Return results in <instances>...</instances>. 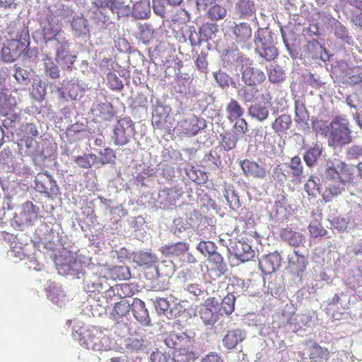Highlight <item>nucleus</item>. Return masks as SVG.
I'll return each mask as SVG.
<instances>
[{
    "instance_id": "obj_1",
    "label": "nucleus",
    "mask_w": 362,
    "mask_h": 362,
    "mask_svg": "<svg viewBox=\"0 0 362 362\" xmlns=\"http://www.w3.org/2000/svg\"><path fill=\"white\" fill-rule=\"evenodd\" d=\"M320 175L325 187L322 199L329 202L345 191V187L352 179L353 172L344 161L334 158L325 160Z\"/></svg>"
},
{
    "instance_id": "obj_2",
    "label": "nucleus",
    "mask_w": 362,
    "mask_h": 362,
    "mask_svg": "<svg viewBox=\"0 0 362 362\" xmlns=\"http://www.w3.org/2000/svg\"><path fill=\"white\" fill-rule=\"evenodd\" d=\"M327 137L328 146L333 149L351 144L354 136L348 119L344 116L334 117L327 126Z\"/></svg>"
},
{
    "instance_id": "obj_3",
    "label": "nucleus",
    "mask_w": 362,
    "mask_h": 362,
    "mask_svg": "<svg viewBox=\"0 0 362 362\" xmlns=\"http://www.w3.org/2000/svg\"><path fill=\"white\" fill-rule=\"evenodd\" d=\"M235 297L228 293L223 298L218 292L205 300V325H213L219 315H229L235 309Z\"/></svg>"
},
{
    "instance_id": "obj_4",
    "label": "nucleus",
    "mask_w": 362,
    "mask_h": 362,
    "mask_svg": "<svg viewBox=\"0 0 362 362\" xmlns=\"http://www.w3.org/2000/svg\"><path fill=\"white\" fill-rule=\"evenodd\" d=\"M276 41L275 32L269 28H259L255 34V53L267 62L274 60L278 55Z\"/></svg>"
},
{
    "instance_id": "obj_5",
    "label": "nucleus",
    "mask_w": 362,
    "mask_h": 362,
    "mask_svg": "<svg viewBox=\"0 0 362 362\" xmlns=\"http://www.w3.org/2000/svg\"><path fill=\"white\" fill-rule=\"evenodd\" d=\"M300 57L306 64L322 66V63L325 64L329 59L330 55L318 41L313 40L308 42Z\"/></svg>"
},
{
    "instance_id": "obj_6",
    "label": "nucleus",
    "mask_w": 362,
    "mask_h": 362,
    "mask_svg": "<svg viewBox=\"0 0 362 362\" xmlns=\"http://www.w3.org/2000/svg\"><path fill=\"white\" fill-rule=\"evenodd\" d=\"M135 134L134 125L129 117L119 119L114 128L113 139L117 145L127 144Z\"/></svg>"
},
{
    "instance_id": "obj_7",
    "label": "nucleus",
    "mask_w": 362,
    "mask_h": 362,
    "mask_svg": "<svg viewBox=\"0 0 362 362\" xmlns=\"http://www.w3.org/2000/svg\"><path fill=\"white\" fill-rule=\"evenodd\" d=\"M78 340L82 346L88 349L93 351H102L104 349V345L100 338L102 334L95 328L86 329L81 327L79 329Z\"/></svg>"
},
{
    "instance_id": "obj_8",
    "label": "nucleus",
    "mask_w": 362,
    "mask_h": 362,
    "mask_svg": "<svg viewBox=\"0 0 362 362\" xmlns=\"http://www.w3.org/2000/svg\"><path fill=\"white\" fill-rule=\"evenodd\" d=\"M228 250L231 255L242 262L252 259L255 255V252L252 246L243 239L230 240Z\"/></svg>"
},
{
    "instance_id": "obj_9",
    "label": "nucleus",
    "mask_w": 362,
    "mask_h": 362,
    "mask_svg": "<svg viewBox=\"0 0 362 362\" xmlns=\"http://www.w3.org/2000/svg\"><path fill=\"white\" fill-rule=\"evenodd\" d=\"M28 41L25 37L9 40L1 49L3 60L6 62L15 61L28 48Z\"/></svg>"
},
{
    "instance_id": "obj_10",
    "label": "nucleus",
    "mask_w": 362,
    "mask_h": 362,
    "mask_svg": "<svg viewBox=\"0 0 362 362\" xmlns=\"http://www.w3.org/2000/svg\"><path fill=\"white\" fill-rule=\"evenodd\" d=\"M241 81L247 86H256L262 83L266 79V75L261 69L253 66L252 61L250 59L240 69Z\"/></svg>"
},
{
    "instance_id": "obj_11",
    "label": "nucleus",
    "mask_w": 362,
    "mask_h": 362,
    "mask_svg": "<svg viewBox=\"0 0 362 362\" xmlns=\"http://www.w3.org/2000/svg\"><path fill=\"white\" fill-rule=\"evenodd\" d=\"M257 5L255 0H235L234 18L243 20H256Z\"/></svg>"
},
{
    "instance_id": "obj_12",
    "label": "nucleus",
    "mask_w": 362,
    "mask_h": 362,
    "mask_svg": "<svg viewBox=\"0 0 362 362\" xmlns=\"http://www.w3.org/2000/svg\"><path fill=\"white\" fill-rule=\"evenodd\" d=\"M35 189L48 197L57 194L59 187L54 178L47 173H40L35 178Z\"/></svg>"
},
{
    "instance_id": "obj_13",
    "label": "nucleus",
    "mask_w": 362,
    "mask_h": 362,
    "mask_svg": "<svg viewBox=\"0 0 362 362\" xmlns=\"http://www.w3.org/2000/svg\"><path fill=\"white\" fill-rule=\"evenodd\" d=\"M262 102L255 103L248 107L249 115L259 122L266 120L269 115L270 95L269 93L262 94Z\"/></svg>"
},
{
    "instance_id": "obj_14",
    "label": "nucleus",
    "mask_w": 362,
    "mask_h": 362,
    "mask_svg": "<svg viewBox=\"0 0 362 362\" xmlns=\"http://www.w3.org/2000/svg\"><path fill=\"white\" fill-rule=\"evenodd\" d=\"M249 60L239 49L233 48L226 50L222 56L223 65L226 68L234 66L236 69H240Z\"/></svg>"
},
{
    "instance_id": "obj_15",
    "label": "nucleus",
    "mask_w": 362,
    "mask_h": 362,
    "mask_svg": "<svg viewBox=\"0 0 362 362\" xmlns=\"http://www.w3.org/2000/svg\"><path fill=\"white\" fill-rule=\"evenodd\" d=\"M240 165L246 177L264 179L269 173L267 165H259L254 160L245 159L240 161Z\"/></svg>"
},
{
    "instance_id": "obj_16",
    "label": "nucleus",
    "mask_w": 362,
    "mask_h": 362,
    "mask_svg": "<svg viewBox=\"0 0 362 362\" xmlns=\"http://www.w3.org/2000/svg\"><path fill=\"white\" fill-rule=\"evenodd\" d=\"M165 344L175 351L185 350L190 349L192 346L191 339L185 333L177 334L175 332H170L165 339Z\"/></svg>"
},
{
    "instance_id": "obj_17",
    "label": "nucleus",
    "mask_w": 362,
    "mask_h": 362,
    "mask_svg": "<svg viewBox=\"0 0 362 362\" xmlns=\"http://www.w3.org/2000/svg\"><path fill=\"white\" fill-rule=\"evenodd\" d=\"M91 112L97 122L110 121L115 115L112 105L107 102L95 105L91 109Z\"/></svg>"
},
{
    "instance_id": "obj_18",
    "label": "nucleus",
    "mask_w": 362,
    "mask_h": 362,
    "mask_svg": "<svg viewBox=\"0 0 362 362\" xmlns=\"http://www.w3.org/2000/svg\"><path fill=\"white\" fill-rule=\"evenodd\" d=\"M281 257L277 252L264 255L259 261V267L263 273L272 274L281 265Z\"/></svg>"
},
{
    "instance_id": "obj_19",
    "label": "nucleus",
    "mask_w": 362,
    "mask_h": 362,
    "mask_svg": "<svg viewBox=\"0 0 362 362\" xmlns=\"http://www.w3.org/2000/svg\"><path fill=\"white\" fill-rule=\"evenodd\" d=\"M58 43L59 45L56 49V60L62 68L69 69L74 64L76 57L71 54L67 41Z\"/></svg>"
},
{
    "instance_id": "obj_20",
    "label": "nucleus",
    "mask_w": 362,
    "mask_h": 362,
    "mask_svg": "<svg viewBox=\"0 0 362 362\" xmlns=\"http://www.w3.org/2000/svg\"><path fill=\"white\" fill-rule=\"evenodd\" d=\"M280 237L284 242L295 247L304 246L306 242V238L303 234L288 228L281 229Z\"/></svg>"
},
{
    "instance_id": "obj_21",
    "label": "nucleus",
    "mask_w": 362,
    "mask_h": 362,
    "mask_svg": "<svg viewBox=\"0 0 362 362\" xmlns=\"http://www.w3.org/2000/svg\"><path fill=\"white\" fill-rule=\"evenodd\" d=\"M323 152L322 145L315 143L303 153V158L308 168L312 169L317 163Z\"/></svg>"
},
{
    "instance_id": "obj_22",
    "label": "nucleus",
    "mask_w": 362,
    "mask_h": 362,
    "mask_svg": "<svg viewBox=\"0 0 362 362\" xmlns=\"http://www.w3.org/2000/svg\"><path fill=\"white\" fill-rule=\"evenodd\" d=\"M134 293L132 286L129 284L124 283L111 286L106 291L105 296L110 300H112L114 296L123 300L127 297L132 296Z\"/></svg>"
},
{
    "instance_id": "obj_23",
    "label": "nucleus",
    "mask_w": 362,
    "mask_h": 362,
    "mask_svg": "<svg viewBox=\"0 0 362 362\" xmlns=\"http://www.w3.org/2000/svg\"><path fill=\"white\" fill-rule=\"evenodd\" d=\"M42 35L46 41L55 39V37L62 30L59 21L55 22L53 16L51 15L47 18L46 22L41 23Z\"/></svg>"
},
{
    "instance_id": "obj_24",
    "label": "nucleus",
    "mask_w": 362,
    "mask_h": 362,
    "mask_svg": "<svg viewBox=\"0 0 362 362\" xmlns=\"http://www.w3.org/2000/svg\"><path fill=\"white\" fill-rule=\"evenodd\" d=\"M39 209L30 201L22 205L21 211L18 215L19 221L23 224H30L37 218Z\"/></svg>"
},
{
    "instance_id": "obj_25",
    "label": "nucleus",
    "mask_w": 362,
    "mask_h": 362,
    "mask_svg": "<svg viewBox=\"0 0 362 362\" xmlns=\"http://www.w3.org/2000/svg\"><path fill=\"white\" fill-rule=\"evenodd\" d=\"M247 337V332L244 329H235L228 331L223 339V346L228 349H234L240 342Z\"/></svg>"
},
{
    "instance_id": "obj_26",
    "label": "nucleus",
    "mask_w": 362,
    "mask_h": 362,
    "mask_svg": "<svg viewBox=\"0 0 362 362\" xmlns=\"http://www.w3.org/2000/svg\"><path fill=\"white\" fill-rule=\"evenodd\" d=\"M288 174L291 177V182L298 183L301 182L305 178L304 167L300 158L298 156L293 157L288 163Z\"/></svg>"
},
{
    "instance_id": "obj_27",
    "label": "nucleus",
    "mask_w": 362,
    "mask_h": 362,
    "mask_svg": "<svg viewBox=\"0 0 362 362\" xmlns=\"http://www.w3.org/2000/svg\"><path fill=\"white\" fill-rule=\"evenodd\" d=\"M329 25L334 36L343 42L351 43L352 38L349 34L347 28L336 18H330Z\"/></svg>"
},
{
    "instance_id": "obj_28",
    "label": "nucleus",
    "mask_w": 362,
    "mask_h": 362,
    "mask_svg": "<svg viewBox=\"0 0 362 362\" xmlns=\"http://www.w3.org/2000/svg\"><path fill=\"white\" fill-rule=\"evenodd\" d=\"M131 310V303L129 300L123 299L115 303L110 315L112 320L119 322L126 317Z\"/></svg>"
},
{
    "instance_id": "obj_29",
    "label": "nucleus",
    "mask_w": 362,
    "mask_h": 362,
    "mask_svg": "<svg viewBox=\"0 0 362 362\" xmlns=\"http://www.w3.org/2000/svg\"><path fill=\"white\" fill-rule=\"evenodd\" d=\"M131 309L135 318L139 322L142 323H148L149 322L148 312L143 300L139 298H134L133 302L131 303Z\"/></svg>"
},
{
    "instance_id": "obj_30",
    "label": "nucleus",
    "mask_w": 362,
    "mask_h": 362,
    "mask_svg": "<svg viewBox=\"0 0 362 362\" xmlns=\"http://www.w3.org/2000/svg\"><path fill=\"white\" fill-rule=\"evenodd\" d=\"M281 31L284 43L289 55L292 59H297L300 56V53L298 49L299 45L294 34L291 32L286 34L282 30Z\"/></svg>"
},
{
    "instance_id": "obj_31",
    "label": "nucleus",
    "mask_w": 362,
    "mask_h": 362,
    "mask_svg": "<svg viewBox=\"0 0 362 362\" xmlns=\"http://www.w3.org/2000/svg\"><path fill=\"white\" fill-rule=\"evenodd\" d=\"M339 7L346 18L362 12V0H340Z\"/></svg>"
},
{
    "instance_id": "obj_32",
    "label": "nucleus",
    "mask_w": 362,
    "mask_h": 362,
    "mask_svg": "<svg viewBox=\"0 0 362 362\" xmlns=\"http://www.w3.org/2000/svg\"><path fill=\"white\" fill-rule=\"evenodd\" d=\"M252 32L250 25L245 22L235 23V26L233 28V33L238 42L245 43L248 41L252 37Z\"/></svg>"
},
{
    "instance_id": "obj_33",
    "label": "nucleus",
    "mask_w": 362,
    "mask_h": 362,
    "mask_svg": "<svg viewBox=\"0 0 362 362\" xmlns=\"http://www.w3.org/2000/svg\"><path fill=\"white\" fill-rule=\"evenodd\" d=\"M16 106V100L14 97L4 92H0V115L8 116L13 112Z\"/></svg>"
},
{
    "instance_id": "obj_34",
    "label": "nucleus",
    "mask_w": 362,
    "mask_h": 362,
    "mask_svg": "<svg viewBox=\"0 0 362 362\" xmlns=\"http://www.w3.org/2000/svg\"><path fill=\"white\" fill-rule=\"evenodd\" d=\"M157 257L151 252L139 251L133 254V260L139 266L151 267L157 262Z\"/></svg>"
},
{
    "instance_id": "obj_35",
    "label": "nucleus",
    "mask_w": 362,
    "mask_h": 362,
    "mask_svg": "<svg viewBox=\"0 0 362 362\" xmlns=\"http://www.w3.org/2000/svg\"><path fill=\"white\" fill-rule=\"evenodd\" d=\"M188 249L189 246L187 243L178 242L164 245L161 247L160 252L166 256H180L184 255Z\"/></svg>"
},
{
    "instance_id": "obj_36",
    "label": "nucleus",
    "mask_w": 362,
    "mask_h": 362,
    "mask_svg": "<svg viewBox=\"0 0 362 362\" xmlns=\"http://www.w3.org/2000/svg\"><path fill=\"white\" fill-rule=\"evenodd\" d=\"M21 132L23 133H30V136H21V144L22 145H25L28 148H31L34 143V139L38 134V132L35 125L32 124H26L22 126Z\"/></svg>"
},
{
    "instance_id": "obj_37",
    "label": "nucleus",
    "mask_w": 362,
    "mask_h": 362,
    "mask_svg": "<svg viewBox=\"0 0 362 362\" xmlns=\"http://www.w3.org/2000/svg\"><path fill=\"white\" fill-rule=\"evenodd\" d=\"M292 120L289 115L282 114L278 116L272 124V128L277 134L283 133L290 129Z\"/></svg>"
},
{
    "instance_id": "obj_38",
    "label": "nucleus",
    "mask_w": 362,
    "mask_h": 362,
    "mask_svg": "<svg viewBox=\"0 0 362 362\" xmlns=\"http://www.w3.org/2000/svg\"><path fill=\"white\" fill-rule=\"evenodd\" d=\"M258 89L256 86H243L238 91V95L245 103H252L257 98Z\"/></svg>"
},
{
    "instance_id": "obj_39",
    "label": "nucleus",
    "mask_w": 362,
    "mask_h": 362,
    "mask_svg": "<svg viewBox=\"0 0 362 362\" xmlns=\"http://www.w3.org/2000/svg\"><path fill=\"white\" fill-rule=\"evenodd\" d=\"M288 263L291 267L297 270L298 275L303 272L307 266V260L304 255H300L296 251L288 255Z\"/></svg>"
},
{
    "instance_id": "obj_40",
    "label": "nucleus",
    "mask_w": 362,
    "mask_h": 362,
    "mask_svg": "<svg viewBox=\"0 0 362 362\" xmlns=\"http://www.w3.org/2000/svg\"><path fill=\"white\" fill-rule=\"evenodd\" d=\"M269 80L272 83H279L284 81L286 74L284 69L279 65L271 64L267 67Z\"/></svg>"
},
{
    "instance_id": "obj_41",
    "label": "nucleus",
    "mask_w": 362,
    "mask_h": 362,
    "mask_svg": "<svg viewBox=\"0 0 362 362\" xmlns=\"http://www.w3.org/2000/svg\"><path fill=\"white\" fill-rule=\"evenodd\" d=\"M110 11L113 13H117L119 18L129 16L132 12V8L129 4H125L124 1L121 0H112Z\"/></svg>"
},
{
    "instance_id": "obj_42",
    "label": "nucleus",
    "mask_w": 362,
    "mask_h": 362,
    "mask_svg": "<svg viewBox=\"0 0 362 362\" xmlns=\"http://www.w3.org/2000/svg\"><path fill=\"white\" fill-rule=\"evenodd\" d=\"M346 83L350 86H355L362 81V66H356L349 69L344 76Z\"/></svg>"
},
{
    "instance_id": "obj_43",
    "label": "nucleus",
    "mask_w": 362,
    "mask_h": 362,
    "mask_svg": "<svg viewBox=\"0 0 362 362\" xmlns=\"http://www.w3.org/2000/svg\"><path fill=\"white\" fill-rule=\"evenodd\" d=\"M104 272L103 277L105 279L112 278L114 279H126L127 278V268L122 266H116L111 269H102L101 272Z\"/></svg>"
},
{
    "instance_id": "obj_44",
    "label": "nucleus",
    "mask_w": 362,
    "mask_h": 362,
    "mask_svg": "<svg viewBox=\"0 0 362 362\" xmlns=\"http://www.w3.org/2000/svg\"><path fill=\"white\" fill-rule=\"evenodd\" d=\"M195 358V354L192 351V346L190 349L175 351L173 357L170 358V362H189L194 361Z\"/></svg>"
},
{
    "instance_id": "obj_45",
    "label": "nucleus",
    "mask_w": 362,
    "mask_h": 362,
    "mask_svg": "<svg viewBox=\"0 0 362 362\" xmlns=\"http://www.w3.org/2000/svg\"><path fill=\"white\" fill-rule=\"evenodd\" d=\"M309 352L310 358L315 362H318L321 359L327 360L329 355L327 348L322 347L317 344L310 348Z\"/></svg>"
},
{
    "instance_id": "obj_46",
    "label": "nucleus",
    "mask_w": 362,
    "mask_h": 362,
    "mask_svg": "<svg viewBox=\"0 0 362 362\" xmlns=\"http://www.w3.org/2000/svg\"><path fill=\"white\" fill-rule=\"evenodd\" d=\"M72 29L78 34H86L88 32V21L81 16H75L71 23Z\"/></svg>"
},
{
    "instance_id": "obj_47",
    "label": "nucleus",
    "mask_w": 362,
    "mask_h": 362,
    "mask_svg": "<svg viewBox=\"0 0 362 362\" xmlns=\"http://www.w3.org/2000/svg\"><path fill=\"white\" fill-rule=\"evenodd\" d=\"M226 111L228 115V117L231 121L240 118L244 113L243 108L240 106L238 102L234 99H231L230 103L228 104Z\"/></svg>"
},
{
    "instance_id": "obj_48",
    "label": "nucleus",
    "mask_w": 362,
    "mask_h": 362,
    "mask_svg": "<svg viewBox=\"0 0 362 362\" xmlns=\"http://www.w3.org/2000/svg\"><path fill=\"white\" fill-rule=\"evenodd\" d=\"M133 13L136 18L144 19L148 18L150 13L149 3L146 1L136 2L133 6Z\"/></svg>"
},
{
    "instance_id": "obj_49",
    "label": "nucleus",
    "mask_w": 362,
    "mask_h": 362,
    "mask_svg": "<svg viewBox=\"0 0 362 362\" xmlns=\"http://www.w3.org/2000/svg\"><path fill=\"white\" fill-rule=\"evenodd\" d=\"M224 197L231 209L235 210L240 206L239 196L233 187H228L225 189Z\"/></svg>"
},
{
    "instance_id": "obj_50",
    "label": "nucleus",
    "mask_w": 362,
    "mask_h": 362,
    "mask_svg": "<svg viewBox=\"0 0 362 362\" xmlns=\"http://www.w3.org/2000/svg\"><path fill=\"white\" fill-rule=\"evenodd\" d=\"M48 298L59 307L64 305L68 300L64 292L57 288H54L49 292Z\"/></svg>"
},
{
    "instance_id": "obj_51",
    "label": "nucleus",
    "mask_w": 362,
    "mask_h": 362,
    "mask_svg": "<svg viewBox=\"0 0 362 362\" xmlns=\"http://www.w3.org/2000/svg\"><path fill=\"white\" fill-rule=\"evenodd\" d=\"M295 122L298 124L306 122L309 115L303 102L296 100L295 102Z\"/></svg>"
},
{
    "instance_id": "obj_52",
    "label": "nucleus",
    "mask_w": 362,
    "mask_h": 362,
    "mask_svg": "<svg viewBox=\"0 0 362 362\" xmlns=\"http://www.w3.org/2000/svg\"><path fill=\"white\" fill-rule=\"evenodd\" d=\"M62 94L67 95L71 100H76L81 90L79 85L72 81H69L64 84Z\"/></svg>"
},
{
    "instance_id": "obj_53",
    "label": "nucleus",
    "mask_w": 362,
    "mask_h": 362,
    "mask_svg": "<svg viewBox=\"0 0 362 362\" xmlns=\"http://www.w3.org/2000/svg\"><path fill=\"white\" fill-rule=\"evenodd\" d=\"M154 29L148 23H144L139 27V37L144 43H148L154 37Z\"/></svg>"
},
{
    "instance_id": "obj_54",
    "label": "nucleus",
    "mask_w": 362,
    "mask_h": 362,
    "mask_svg": "<svg viewBox=\"0 0 362 362\" xmlns=\"http://www.w3.org/2000/svg\"><path fill=\"white\" fill-rule=\"evenodd\" d=\"M345 156L349 160L362 158V145L354 144L349 146L346 148Z\"/></svg>"
},
{
    "instance_id": "obj_55",
    "label": "nucleus",
    "mask_w": 362,
    "mask_h": 362,
    "mask_svg": "<svg viewBox=\"0 0 362 362\" xmlns=\"http://www.w3.org/2000/svg\"><path fill=\"white\" fill-rule=\"evenodd\" d=\"M304 81L314 88H319L325 84L321 76L318 74H312L310 72L305 73L303 75Z\"/></svg>"
},
{
    "instance_id": "obj_56",
    "label": "nucleus",
    "mask_w": 362,
    "mask_h": 362,
    "mask_svg": "<svg viewBox=\"0 0 362 362\" xmlns=\"http://www.w3.org/2000/svg\"><path fill=\"white\" fill-rule=\"evenodd\" d=\"M238 140V137L236 133L233 132H226L223 135L222 146L225 150H231L235 147Z\"/></svg>"
},
{
    "instance_id": "obj_57",
    "label": "nucleus",
    "mask_w": 362,
    "mask_h": 362,
    "mask_svg": "<svg viewBox=\"0 0 362 362\" xmlns=\"http://www.w3.org/2000/svg\"><path fill=\"white\" fill-rule=\"evenodd\" d=\"M207 262L209 264L206 265V267L209 270L220 271L222 268L223 257L218 252L207 255Z\"/></svg>"
},
{
    "instance_id": "obj_58",
    "label": "nucleus",
    "mask_w": 362,
    "mask_h": 362,
    "mask_svg": "<svg viewBox=\"0 0 362 362\" xmlns=\"http://www.w3.org/2000/svg\"><path fill=\"white\" fill-rule=\"evenodd\" d=\"M226 14V10L225 8L215 4L210 7L207 11V15L211 20H218L225 17Z\"/></svg>"
},
{
    "instance_id": "obj_59",
    "label": "nucleus",
    "mask_w": 362,
    "mask_h": 362,
    "mask_svg": "<svg viewBox=\"0 0 362 362\" xmlns=\"http://www.w3.org/2000/svg\"><path fill=\"white\" fill-rule=\"evenodd\" d=\"M309 232L312 237L319 238L326 235L327 231L323 228L321 223L317 221L311 222L308 226Z\"/></svg>"
},
{
    "instance_id": "obj_60",
    "label": "nucleus",
    "mask_w": 362,
    "mask_h": 362,
    "mask_svg": "<svg viewBox=\"0 0 362 362\" xmlns=\"http://www.w3.org/2000/svg\"><path fill=\"white\" fill-rule=\"evenodd\" d=\"M107 85L114 90H120L123 88L122 80L115 73L110 72L107 75Z\"/></svg>"
},
{
    "instance_id": "obj_61",
    "label": "nucleus",
    "mask_w": 362,
    "mask_h": 362,
    "mask_svg": "<svg viewBox=\"0 0 362 362\" xmlns=\"http://www.w3.org/2000/svg\"><path fill=\"white\" fill-rule=\"evenodd\" d=\"M276 221H283L286 216V209L280 201H277L274 204V212L271 214Z\"/></svg>"
},
{
    "instance_id": "obj_62",
    "label": "nucleus",
    "mask_w": 362,
    "mask_h": 362,
    "mask_svg": "<svg viewBox=\"0 0 362 362\" xmlns=\"http://www.w3.org/2000/svg\"><path fill=\"white\" fill-rule=\"evenodd\" d=\"M13 76L19 83L26 85L30 81V72L21 67H16Z\"/></svg>"
},
{
    "instance_id": "obj_63",
    "label": "nucleus",
    "mask_w": 362,
    "mask_h": 362,
    "mask_svg": "<svg viewBox=\"0 0 362 362\" xmlns=\"http://www.w3.org/2000/svg\"><path fill=\"white\" fill-rule=\"evenodd\" d=\"M45 69L46 73L52 78H58L59 77V71L58 66L50 59L45 62Z\"/></svg>"
},
{
    "instance_id": "obj_64",
    "label": "nucleus",
    "mask_w": 362,
    "mask_h": 362,
    "mask_svg": "<svg viewBox=\"0 0 362 362\" xmlns=\"http://www.w3.org/2000/svg\"><path fill=\"white\" fill-rule=\"evenodd\" d=\"M6 117V118L4 119L3 121V125L6 129L15 128L16 127V124L20 121L19 115L16 113H13V112H11V113L9 115Z\"/></svg>"
}]
</instances>
